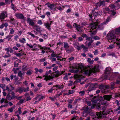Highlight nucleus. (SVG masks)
Listing matches in <instances>:
<instances>
[{
  "mask_svg": "<svg viewBox=\"0 0 120 120\" xmlns=\"http://www.w3.org/2000/svg\"><path fill=\"white\" fill-rule=\"evenodd\" d=\"M115 34H114L113 33H109L107 35V36L108 38L109 39L111 40L112 39H114L116 38V37H117V36H116V35L117 34H118L120 35L119 34H117L116 33V30L115 31ZM116 41H118V42L117 43L118 45H120V41H119L120 40V39H119L118 38H116ZM119 48H120V46L119 47Z\"/></svg>",
  "mask_w": 120,
  "mask_h": 120,
  "instance_id": "obj_1",
  "label": "nucleus"
},
{
  "mask_svg": "<svg viewBox=\"0 0 120 120\" xmlns=\"http://www.w3.org/2000/svg\"><path fill=\"white\" fill-rule=\"evenodd\" d=\"M112 112L113 111L112 110L108 111H104L102 112H101L96 113V115L97 117L99 118H101L104 117V116L107 115V114L111 113V112Z\"/></svg>",
  "mask_w": 120,
  "mask_h": 120,
  "instance_id": "obj_2",
  "label": "nucleus"
},
{
  "mask_svg": "<svg viewBox=\"0 0 120 120\" xmlns=\"http://www.w3.org/2000/svg\"><path fill=\"white\" fill-rule=\"evenodd\" d=\"M95 72V70L93 68H89L87 69L84 70L82 71V72L85 74L90 75V74H92Z\"/></svg>",
  "mask_w": 120,
  "mask_h": 120,
  "instance_id": "obj_3",
  "label": "nucleus"
},
{
  "mask_svg": "<svg viewBox=\"0 0 120 120\" xmlns=\"http://www.w3.org/2000/svg\"><path fill=\"white\" fill-rule=\"evenodd\" d=\"M49 73L48 71H46L45 74L44 75L43 77H44L45 78L44 79L47 81L48 80H50L53 79L54 77V75H48Z\"/></svg>",
  "mask_w": 120,
  "mask_h": 120,
  "instance_id": "obj_4",
  "label": "nucleus"
},
{
  "mask_svg": "<svg viewBox=\"0 0 120 120\" xmlns=\"http://www.w3.org/2000/svg\"><path fill=\"white\" fill-rule=\"evenodd\" d=\"M99 23V22L98 21L94 22H93L91 24H90L89 27L90 29L91 30L90 31H91L92 30L96 29Z\"/></svg>",
  "mask_w": 120,
  "mask_h": 120,
  "instance_id": "obj_5",
  "label": "nucleus"
},
{
  "mask_svg": "<svg viewBox=\"0 0 120 120\" xmlns=\"http://www.w3.org/2000/svg\"><path fill=\"white\" fill-rule=\"evenodd\" d=\"M73 26L75 27L76 30L79 33H81L82 31L81 27L80 25H78L76 23H75L73 24Z\"/></svg>",
  "mask_w": 120,
  "mask_h": 120,
  "instance_id": "obj_6",
  "label": "nucleus"
},
{
  "mask_svg": "<svg viewBox=\"0 0 120 120\" xmlns=\"http://www.w3.org/2000/svg\"><path fill=\"white\" fill-rule=\"evenodd\" d=\"M34 21L33 20L31 19L29 17L27 18V22L28 23L29 25L33 27L35 25Z\"/></svg>",
  "mask_w": 120,
  "mask_h": 120,
  "instance_id": "obj_7",
  "label": "nucleus"
},
{
  "mask_svg": "<svg viewBox=\"0 0 120 120\" xmlns=\"http://www.w3.org/2000/svg\"><path fill=\"white\" fill-rule=\"evenodd\" d=\"M8 15L7 12L6 11H3L0 13V19H3L6 18Z\"/></svg>",
  "mask_w": 120,
  "mask_h": 120,
  "instance_id": "obj_8",
  "label": "nucleus"
},
{
  "mask_svg": "<svg viewBox=\"0 0 120 120\" xmlns=\"http://www.w3.org/2000/svg\"><path fill=\"white\" fill-rule=\"evenodd\" d=\"M15 16L18 19H22L24 20L26 19V18L22 14L16 13Z\"/></svg>",
  "mask_w": 120,
  "mask_h": 120,
  "instance_id": "obj_9",
  "label": "nucleus"
},
{
  "mask_svg": "<svg viewBox=\"0 0 120 120\" xmlns=\"http://www.w3.org/2000/svg\"><path fill=\"white\" fill-rule=\"evenodd\" d=\"M92 14L95 16V17L97 16H100L102 14V12L101 11H98L97 12H96L95 10L92 11Z\"/></svg>",
  "mask_w": 120,
  "mask_h": 120,
  "instance_id": "obj_10",
  "label": "nucleus"
},
{
  "mask_svg": "<svg viewBox=\"0 0 120 120\" xmlns=\"http://www.w3.org/2000/svg\"><path fill=\"white\" fill-rule=\"evenodd\" d=\"M107 103L106 101H103V102L101 104L102 105H103L101 106V105L100 106H99L97 107V108L98 109H100L101 108L103 110H104L106 108V106L105 105Z\"/></svg>",
  "mask_w": 120,
  "mask_h": 120,
  "instance_id": "obj_11",
  "label": "nucleus"
},
{
  "mask_svg": "<svg viewBox=\"0 0 120 120\" xmlns=\"http://www.w3.org/2000/svg\"><path fill=\"white\" fill-rule=\"evenodd\" d=\"M6 89L9 92H10L14 90L15 88L12 86L11 85H10L9 87L7 86H6Z\"/></svg>",
  "mask_w": 120,
  "mask_h": 120,
  "instance_id": "obj_12",
  "label": "nucleus"
},
{
  "mask_svg": "<svg viewBox=\"0 0 120 120\" xmlns=\"http://www.w3.org/2000/svg\"><path fill=\"white\" fill-rule=\"evenodd\" d=\"M103 97L105 100L109 101L112 98V96L111 95H105L103 96Z\"/></svg>",
  "mask_w": 120,
  "mask_h": 120,
  "instance_id": "obj_13",
  "label": "nucleus"
},
{
  "mask_svg": "<svg viewBox=\"0 0 120 120\" xmlns=\"http://www.w3.org/2000/svg\"><path fill=\"white\" fill-rule=\"evenodd\" d=\"M64 71H59L58 70H57L55 72V73L56 74V75H54V77H57L59 75H61L64 73Z\"/></svg>",
  "mask_w": 120,
  "mask_h": 120,
  "instance_id": "obj_14",
  "label": "nucleus"
},
{
  "mask_svg": "<svg viewBox=\"0 0 120 120\" xmlns=\"http://www.w3.org/2000/svg\"><path fill=\"white\" fill-rule=\"evenodd\" d=\"M18 75L21 78L20 79V81L23 79V77L24 76V72L22 73V72L20 71L18 73Z\"/></svg>",
  "mask_w": 120,
  "mask_h": 120,
  "instance_id": "obj_15",
  "label": "nucleus"
},
{
  "mask_svg": "<svg viewBox=\"0 0 120 120\" xmlns=\"http://www.w3.org/2000/svg\"><path fill=\"white\" fill-rule=\"evenodd\" d=\"M84 111L82 113L83 114L87 112H89L91 111V108L90 107H89L87 106V107H86L83 109Z\"/></svg>",
  "mask_w": 120,
  "mask_h": 120,
  "instance_id": "obj_16",
  "label": "nucleus"
},
{
  "mask_svg": "<svg viewBox=\"0 0 120 120\" xmlns=\"http://www.w3.org/2000/svg\"><path fill=\"white\" fill-rule=\"evenodd\" d=\"M33 28L35 29L36 31L38 32H39L41 31V27L37 25H35L33 27Z\"/></svg>",
  "mask_w": 120,
  "mask_h": 120,
  "instance_id": "obj_17",
  "label": "nucleus"
},
{
  "mask_svg": "<svg viewBox=\"0 0 120 120\" xmlns=\"http://www.w3.org/2000/svg\"><path fill=\"white\" fill-rule=\"evenodd\" d=\"M72 67L73 68H75L76 69H78L80 68L79 65L77 64H73Z\"/></svg>",
  "mask_w": 120,
  "mask_h": 120,
  "instance_id": "obj_18",
  "label": "nucleus"
},
{
  "mask_svg": "<svg viewBox=\"0 0 120 120\" xmlns=\"http://www.w3.org/2000/svg\"><path fill=\"white\" fill-rule=\"evenodd\" d=\"M44 25L45 26V28L48 29V30L50 31L51 30V28L50 27L51 26L49 25V23L47 22L44 23Z\"/></svg>",
  "mask_w": 120,
  "mask_h": 120,
  "instance_id": "obj_19",
  "label": "nucleus"
},
{
  "mask_svg": "<svg viewBox=\"0 0 120 120\" xmlns=\"http://www.w3.org/2000/svg\"><path fill=\"white\" fill-rule=\"evenodd\" d=\"M111 70V68H110L107 67L105 69V74H108L111 75V74L110 73Z\"/></svg>",
  "mask_w": 120,
  "mask_h": 120,
  "instance_id": "obj_20",
  "label": "nucleus"
},
{
  "mask_svg": "<svg viewBox=\"0 0 120 120\" xmlns=\"http://www.w3.org/2000/svg\"><path fill=\"white\" fill-rule=\"evenodd\" d=\"M74 50V49L73 47H71L70 48L67 50H66V52L68 53H71Z\"/></svg>",
  "mask_w": 120,
  "mask_h": 120,
  "instance_id": "obj_21",
  "label": "nucleus"
},
{
  "mask_svg": "<svg viewBox=\"0 0 120 120\" xmlns=\"http://www.w3.org/2000/svg\"><path fill=\"white\" fill-rule=\"evenodd\" d=\"M105 75L104 76V79L105 80L106 79H109V80H111L112 79H110V76L111 75L110 74H105Z\"/></svg>",
  "mask_w": 120,
  "mask_h": 120,
  "instance_id": "obj_22",
  "label": "nucleus"
},
{
  "mask_svg": "<svg viewBox=\"0 0 120 120\" xmlns=\"http://www.w3.org/2000/svg\"><path fill=\"white\" fill-rule=\"evenodd\" d=\"M13 99L12 98L11 96L10 95V94H8L7 95L6 98V100L11 101Z\"/></svg>",
  "mask_w": 120,
  "mask_h": 120,
  "instance_id": "obj_23",
  "label": "nucleus"
},
{
  "mask_svg": "<svg viewBox=\"0 0 120 120\" xmlns=\"http://www.w3.org/2000/svg\"><path fill=\"white\" fill-rule=\"evenodd\" d=\"M64 47L65 49V50L66 51V50L69 48V46L68 44L66 42L64 43Z\"/></svg>",
  "mask_w": 120,
  "mask_h": 120,
  "instance_id": "obj_24",
  "label": "nucleus"
},
{
  "mask_svg": "<svg viewBox=\"0 0 120 120\" xmlns=\"http://www.w3.org/2000/svg\"><path fill=\"white\" fill-rule=\"evenodd\" d=\"M111 18L112 17L111 16H108L106 19V21L104 22L105 24H106L108 23V22L111 20Z\"/></svg>",
  "mask_w": 120,
  "mask_h": 120,
  "instance_id": "obj_25",
  "label": "nucleus"
},
{
  "mask_svg": "<svg viewBox=\"0 0 120 120\" xmlns=\"http://www.w3.org/2000/svg\"><path fill=\"white\" fill-rule=\"evenodd\" d=\"M16 92H19L20 93H21L23 92V88L22 87H18L16 90Z\"/></svg>",
  "mask_w": 120,
  "mask_h": 120,
  "instance_id": "obj_26",
  "label": "nucleus"
},
{
  "mask_svg": "<svg viewBox=\"0 0 120 120\" xmlns=\"http://www.w3.org/2000/svg\"><path fill=\"white\" fill-rule=\"evenodd\" d=\"M105 25L106 24H105L104 22H103L99 25L98 28L100 30L104 28V25Z\"/></svg>",
  "mask_w": 120,
  "mask_h": 120,
  "instance_id": "obj_27",
  "label": "nucleus"
},
{
  "mask_svg": "<svg viewBox=\"0 0 120 120\" xmlns=\"http://www.w3.org/2000/svg\"><path fill=\"white\" fill-rule=\"evenodd\" d=\"M81 47L83 48L84 50V52H86L88 51V48L87 47L85 46V45L82 44L81 45Z\"/></svg>",
  "mask_w": 120,
  "mask_h": 120,
  "instance_id": "obj_28",
  "label": "nucleus"
},
{
  "mask_svg": "<svg viewBox=\"0 0 120 120\" xmlns=\"http://www.w3.org/2000/svg\"><path fill=\"white\" fill-rule=\"evenodd\" d=\"M5 49L7 52H9L10 53H12L13 52V50L11 48H5Z\"/></svg>",
  "mask_w": 120,
  "mask_h": 120,
  "instance_id": "obj_29",
  "label": "nucleus"
},
{
  "mask_svg": "<svg viewBox=\"0 0 120 120\" xmlns=\"http://www.w3.org/2000/svg\"><path fill=\"white\" fill-rule=\"evenodd\" d=\"M70 71L71 73H77L78 72L79 70V69L74 70L73 69H71L69 70Z\"/></svg>",
  "mask_w": 120,
  "mask_h": 120,
  "instance_id": "obj_30",
  "label": "nucleus"
},
{
  "mask_svg": "<svg viewBox=\"0 0 120 120\" xmlns=\"http://www.w3.org/2000/svg\"><path fill=\"white\" fill-rule=\"evenodd\" d=\"M64 86L63 84L57 85H56V87L58 88L59 89H63Z\"/></svg>",
  "mask_w": 120,
  "mask_h": 120,
  "instance_id": "obj_31",
  "label": "nucleus"
},
{
  "mask_svg": "<svg viewBox=\"0 0 120 120\" xmlns=\"http://www.w3.org/2000/svg\"><path fill=\"white\" fill-rule=\"evenodd\" d=\"M0 101L1 104L3 103L4 102L6 104H7L8 103V102L7 101V100H6V99H5L4 98H2L1 99Z\"/></svg>",
  "mask_w": 120,
  "mask_h": 120,
  "instance_id": "obj_32",
  "label": "nucleus"
},
{
  "mask_svg": "<svg viewBox=\"0 0 120 120\" xmlns=\"http://www.w3.org/2000/svg\"><path fill=\"white\" fill-rule=\"evenodd\" d=\"M33 47L34 48H36L35 47L36 46H38V47L40 49H43L44 48L43 47H42L41 46L39 45H36L35 43H34L33 44Z\"/></svg>",
  "mask_w": 120,
  "mask_h": 120,
  "instance_id": "obj_33",
  "label": "nucleus"
},
{
  "mask_svg": "<svg viewBox=\"0 0 120 120\" xmlns=\"http://www.w3.org/2000/svg\"><path fill=\"white\" fill-rule=\"evenodd\" d=\"M27 34H28L30 35L33 38H35L37 39H38L39 38V37H38L35 36L34 34H32L31 32H28L27 33Z\"/></svg>",
  "mask_w": 120,
  "mask_h": 120,
  "instance_id": "obj_34",
  "label": "nucleus"
},
{
  "mask_svg": "<svg viewBox=\"0 0 120 120\" xmlns=\"http://www.w3.org/2000/svg\"><path fill=\"white\" fill-rule=\"evenodd\" d=\"M15 105H13L11 108L8 109V111H9L10 112H12L13 111V110L15 109Z\"/></svg>",
  "mask_w": 120,
  "mask_h": 120,
  "instance_id": "obj_35",
  "label": "nucleus"
},
{
  "mask_svg": "<svg viewBox=\"0 0 120 120\" xmlns=\"http://www.w3.org/2000/svg\"><path fill=\"white\" fill-rule=\"evenodd\" d=\"M64 90H62L59 94L56 95L54 97V98L55 99H56L60 95H62V93L64 92Z\"/></svg>",
  "mask_w": 120,
  "mask_h": 120,
  "instance_id": "obj_36",
  "label": "nucleus"
},
{
  "mask_svg": "<svg viewBox=\"0 0 120 120\" xmlns=\"http://www.w3.org/2000/svg\"><path fill=\"white\" fill-rule=\"evenodd\" d=\"M54 52H53V53H52L51 55V57L52 58H54L56 57L57 58L58 55H60V54H55L54 53Z\"/></svg>",
  "mask_w": 120,
  "mask_h": 120,
  "instance_id": "obj_37",
  "label": "nucleus"
},
{
  "mask_svg": "<svg viewBox=\"0 0 120 120\" xmlns=\"http://www.w3.org/2000/svg\"><path fill=\"white\" fill-rule=\"evenodd\" d=\"M54 4H49L48 5V7L49 8L50 10H52L54 8Z\"/></svg>",
  "mask_w": 120,
  "mask_h": 120,
  "instance_id": "obj_38",
  "label": "nucleus"
},
{
  "mask_svg": "<svg viewBox=\"0 0 120 120\" xmlns=\"http://www.w3.org/2000/svg\"><path fill=\"white\" fill-rule=\"evenodd\" d=\"M115 47L114 44L110 45L109 47L107 48V49H111L114 48Z\"/></svg>",
  "mask_w": 120,
  "mask_h": 120,
  "instance_id": "obj_39",
  "label": "nucleus"
},
{
  "mask_svg": "<svg viewBox=\"0 0 120 120\" xmlns=\"http://www.w3.org/2000/svg\"><path fill=\"white\" fill-rule=\"evenodd\" d=\"M101 91L102 93L107 94L108 92V90L106 89H105L103 88H101Z\"/></svg>",
  "mask_w": 120,
  "mask_h": 120,
  "instance_id": "obj_40",
  "label": "nucleus"
},
{
  "mask_svg": "<svg viewBox=\"0 0 120 120\" xmlns=\"http://www.w3.org/2000/svg\"><path fill=\"white\" fill-rule=\"evenodd\" d=\"M96 30H95L93 31H91L89 33V34L91 36H93L96 33Z\"/></svg>",
  "mask_w": 120,
  "mask_h": 120,
  "instance_id": "obj_41",
  "label": "nucleus"
},
{
  "mask_svg": "<svg viewBox=\"0 0 120 120\" xmlns=\"http://www.w3.org/2000/svg\"><path fill=\"white\" fill-rule=\"evenodd\" d=\"M13 36V35H11L9 34L5 38V39H8V41H10V39H11L12 37Z\"/></svg>",
  "mask_w": 120,
  "mask_h": 120,
  "instance_id": "obj_42",
  "label": "nucleus"
},
{
  "mask_svg": "<svg viewBox=\"0 0 120 120\" xmlns=\"http://www.w3.org/2000/svg\"><path fill=\"white\" fill-rule=\"evenodd\" d=\"M79 93L80 96H82L84 95L85 92V91L84 90L80 91L79 92Z\"/></svg>",
  "mask_w": 120,
  "mask_h": 120,
  "instance_id": "obj_43",
  "label": "nucleus"
},
{
  "mask_svg": "<svg viewBox=\"0 0 120 120\" xmlns=\"http://www.w3.org/2000/svg\"><path fill=\"white\" fill-rule=\"evenodd\" d=\"M95 98L93 99L91 101L92 102L94 103H95L97 102V101H98V99H97L96 97H94Z\"/></svg>",
  "mask_w": 120,
  "mask_h": 120,
  "instance_id": "obj_44",
  "label": "nucleus"
},
{
  "mask_svg": "<svg viewBox=\"0 0 120 120\" xmlns=\"http://www.w3.org/2000/svg\"><path fill=\"white\" fill-rule=\"evenodd\" d=\"M24 54L23 53H15V54L18 57H20L23 55Z\"/></svg>",
  "mask_w": 120,
  "mask_h": 120,
  "instance_id": "obj_45",
  "label": "nucleus"
},
{
  "mask_svg": "<svg viewBox=\"0 0 120 120\" xmlns=\"http://www.w3.org/2000/svg\"><path fill=\"white\" fill-rule=\"evenodd\" d=\"M19 41L20 43L22 44H24L25 43L26 40L25 38H23L21 39H19Z\"/></svg>",
  "mask_w": 120,
  "mask_h": 120,
  "instance_id": "obj_46",
  "label": "nucleus"
},
{
  "mask_svg": "<svg viewBox=\"0 0 120 120\" xmlns=\"http://www.w3.org/2000/svg\"><path fill=\"white\" fill-rule=\"evenodd\" d=\"M115 83L113 82L111 83V88L112 90H113L114 88V86L115 85Z\"/></svg>",
  "mask_w": 120,
  "mask_h": 120,
  "instance_id": "obj_47",
  "label": "nucleus"
},
{
  "mask_svg": "<svg viewBox=\"0 0 120 120\" xmlns=\"http://www.w3.org/2000/svg\"><path fill=\"white\" fill-rule=\"evenodd\" d=\"M100 2V5H98L99 7H100L101 5H102L103 6L105 5V1H99Z\"/></svg>",
  "mask_w": 120,
  "mask_h": 120,
  "instance_id": "obj_48",
  "label": "nucleus"
},
{
  "mask_svg": "<svg viewBox=\"0 0 120 120\" xmlns=\"http://www.w3.org/2000/svg\"><path fill=\"white\" fill-rule=\"evenodd\" d=\"M101 44V42L99 41H97V43L95 44V43H93L94 47H96L98 45L100 44Z\"/></svg>",
  "mask_w": 120,
  "mask_h": 120,
  "instance_id": "obj_49",
  "label": "nucleus"
},
{
  "mask_svg": "<svg viewBox=\"0 0 120 120\" xmlns=\"http://www.w3.org/2000/svg\"><path fill=\"white\" fill-rule=\"evenodd\" d=\"M116 33L120 35V27L116 29Z\"/></svg>",
  "mask_w": 120,
  "mask_h": 120,
  "instance_id": "obj_50",
  "label": "nucleus"
},
{
  "mask_svg": "<svg viewBox=\"0 0 120 120\" xmlns=\"http://www.w3.org/2000/svg\"><path fill=\"white\" fill-rule=\"evenodd\" d=\"M11 97L13 99H14L15 98L16 96L15 95V94L14 92H12L11 93Z\"/></svg>",
  "mask_w": 120,
  "mask_h": 120,
  "instance_id": "obj_51",
  "label": "nucleus"
},
{
  "mask_svg": "<svg viewBox=\"0 0 120 120\" xmlns=\"http://www.w3.org/2000/svg\"><path fill=\"white\" fill-rule=\"evenodd\" d=\"M93 41H90L87 43V46L90 48H91V47H90V46H91L92 43L93 42Z\"/></svg>",
  "mask_w": 120,
  "mask_h": 120,
  "instance_id": "obj_52",
  "label": "nucleus"
},
{
  "mask_svg": "<svg viewBox=\"0 0 120 120\" xmlns=\"http://www.w3.org/2000/svg\"><path fill=\"white\" fill-rule=\"evenodd\" d=\"M44 98V96H41L40 95H38V101H40L42 99H43Z\"/></svg>",
  "mask_w": 120,
  "mask_h": 120,
  "instance_id": "obj_53",
  "label": "nucleus"
},
{
  "mask_svg": "<svg viewBox=\"0 0 120 120\" xmlns=\"http://www.w3.org/2000/svg\"><path fill=\"white\" fill-rule=\"evenodd\" d=\"M109 7L111 9H113L116 7L115 5L114 4H111L109 5Z\"/></svg>",
  "mask_w": 120,
  "mask_h": 120,
  "instance_id": "obj_54",
  "label": "nucleus"
},
{
  "mask_svg": "<svg viewBox=\"0 0 120 120\" xmlns=\"http://www.w3.org/2000/svg\"><path fill=\"white\" fill-rule=\"evenodd\" d=\"M12 0H11V2L12 3L11 4V8L13 9V10H15V6L14 5V4H13L12 3Z\"/></svg>",
  "mask_w": 120,
  "mask_h": 120,
  "instance_id": "obj_55",
  "label": "nucleus"
},
{
  "mask_svg": "<svg viewBox=\"0 0 120 120\" xmlns=\"http://www.w3.org/2000/svg\"><path fill=\"white\" fill-rule=\"evenodd\" d=\"M86 40L88 41H93L92 40V39L90 37H89L88 36L86 38Z\"/></svg>",
  "mask_w": 120,
  "mask_h": 120,
  "instance_id": "obj_56",
  "label": "nucleus"
},
{
  "mask_svg": "<svg viewBox=\"0 0 120 120\" xmlns=\"http://www.w3.org/2000/svg\"><path fill=\"white\" fill-rule=\"evenodd\" d=\"M93 53H94V55H97L98 53V49H96L95 51H93Z\"/></svg>",
  "mask_w": 120,
  "mask_h": 120,
  "instance_id": "obj_57",
  "label": "nucleus"
},
{
  "mask_svg": "<svg viewBox=\"0 0 120 120\" xmlns=\"http://www.w3.org/2000/svg\"><path fill=\"white\" fill-rule=\"evenodd\" d=\"M6 87V85L4 84H0V88L1 87L2 89H4Z\"/></svg>",
  "mask_w": 120,
  "mask_h": 120,
  "instance_id": "obj_58",
  "label": "nucleus"
},
{
  "mask_svg": "<svg viewBox=\"0 0 120 120\" xmlns=\"http://www.w3.org/2000/svg\"><path fill=\"white\" fill-rule=\"evenodd\" d=\"M100 2L99 1L96 4V6L97 7L95 8H94V10H95L96 9L98 10V7H99V6H98V5H100Z\"/></svg>",
  "mask_w": 120,
  "mask_h": 120,
  "instance_id": "obj_59",
  "label": "nucleus"
},
{
  "mask_svg": "<svg viewBox=\"0 0 120 120\" xmlns=\"http://www.w3.org/2000/svg\"><path fill=\"white\" fill-rule=\"evenodd\" d=\"M109 56H112L114 57H115L117 58V56L115 55V53H111L109 54Z\"/></svg>",
  "mask_w": 120,
  "mask_h": 120,
  "instance_id": "obj_60",
  "label": "nucleus"
},
{
  "mask_svg": "<svg viewBox=\"0 0 120 120\" xmlns=\"http://www.w3.org/2000/svg\"><path fill=\"white\" fill-rule=\"evenodd\" d=\"M14 30L13 28L11 29L10 30V33L11 34H14Z\"/></svg>",
  "mask_w": 120,
  "mask_h": 120,
  "instance_id": "obj_61",
  "label": "nucleus"
},
{
  "mask_svg": "<svg viewBox=\"0 0 120 120\" xmlns=\"http://www.w3.org/2000/svg\"><path fill=\"white\" fill-rule=\"evenodd\" d=\"M29 88L28 87H27L26 88H23V91L26 92L28 91Z\"/></svg>",
  "mask_w": 120,
  "mask_h": 120,
  "instance_id": "obj_62",
  "label": "nucleus"
},
{
  "mask_svg": "<svg viewBox=\"0 0 120 120\" xmlns=\"http://www.w3.org/2000/svg\"><path fill=\"white\" fill-rule=\"evenodd\" d=\"M93 39L95 40H98L100 39V38L98 36H96L93 37Z\"/></svg>",
  "mask_w": 120,
  "mask_h": 120,
  "instance_id": "obj_63",
  "label": "nucleus"
},
{
  "mask_svg": "<svg viewBox=\"0 0 120 120\" xmlns=\"http://www.w3.org/2000/svg\"><path fill=\"white\" fill-rule=\"evenodd\" d=\"M26 45L29 47L30 48H32L33 47V46L31 44H29L28 43H27L26 44Z\"/></svg>",
  "mask_w": 120,
  "mask_h": 120,
  "instance_id": "obj_64",
  "label": "nucleus"
}]
</instances>
